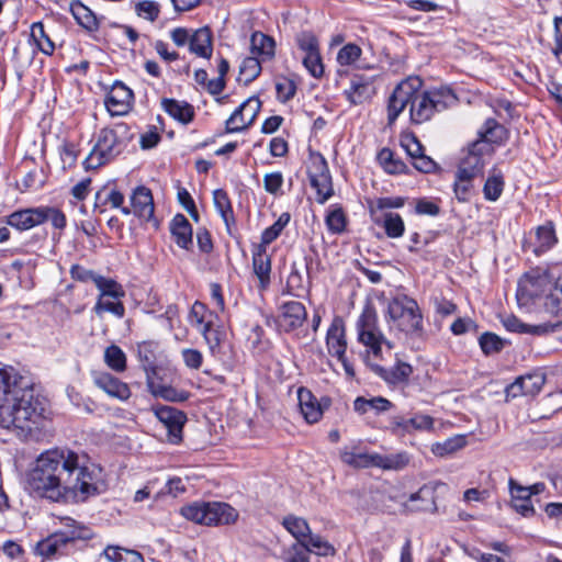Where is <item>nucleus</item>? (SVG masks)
I'll list each match as a JSON object with an SVG mask.
<instances>
[{
  "label": "nucleus",
  "instance_id": "f257e3e1",
  "mask_svg": "<svg viewBox=\"0 0 562 562\" xmlns=\"http://www.w3.org/2000/svg\"><path fill=\"white\" fill-rule=\"evenodd\" d=\"M48 423L45 400L11 366H0V427L22 439L38 440Z\"/></svg>",
  "mask_w": 562,
  "mask_h": 562
},
{
  "label": "nucleus",
  "instance_id": "f03ea898",
  "mask_svg": "<svg viewBox=\"0 0 562 562\" xmlns=\"http://www.w3.org/2000/svg\"><path fill=\"white\" fill-rule=\"evenodd\" d=\"M423 81L419 77L402 80L393 90L387 101V123L392 125L409 104L413 124H423L457 103L453 91L447 87L420 91Z\"/></svg>",
  "mask_w": 562,
  "mask_h": 562
},
{
  "label": "nucleus",
  "instance_id": "7ed1b4c3",
  "mask_svg": "<svg viewBox=\"0 0 562 562\" xmlns=\"http://www.w3.org/2000/svg\"><path fill=\"white\" fill-rule=\"evenodd\" d=\"M72 452L59 448L42 452L27 474L30 491L54 502H66L70 467L76 464Z\"/></svg>",
  "mask_w": 562,
  "mask_h": 562
},
{
  "label": "nucleus",
  "instance_id": "20e7f679",
  "mask_svg": "<svg viewBox=\"0 0 562 562\" xmlns=\"http://www.w3.org/2000/svg\"><path fill=\"white\" fill-rule=\"evenodd\" d=\"M75 465L70 467V477L67 480L66 502L82 503L106 490L102 469L89 462L85 456L72 452Z\"/></svg>",
  "mask_w": 562,
  "mask_h": 562
},
{
  "label": "nucleus",
  "instance_id": "39448f33",
  "mask_svg": "<svg viewBox=\"0 0 562 562\" xmlns=\"http://www.w3.org/2000/svg\"><path fill=\"white\" fill-rule=\"evenodd\" d=\"M131 138L130 127L125 123L102 128L97 143L82 162L85 169H97L112 161L123 153Z\"/></svg>",
  "mask_w": 562,
  "mask_h": 562
},
{
  "label": "nucleus",
  "instance_id": "423d86ee",
  "mask_svg": "<svg viewBox=\"0 0 562 562\" xmlns=\"http://www.w3.org/2000/svg\"><path fill=\"white\" fill-rule=\"evenodd\" d=\"M59 524L60 527L56 531L37 542V554L46 559L61 557L68 554L71 543L93 537L91 528L71 517H60Z\"/></svg>",
  "mask_w": 562,
  "mask_h": 562
},
{
  "label": "nucleus",
  "instance_id": "0eeeda50",
  "mask_svg": "<svg viewBox=\"0 0 562 562\" xmlns=\"http://www.w3.org/2000/svg\"><path fill=\"white\" fill-rule=\"evenodd\" d=\"M385 322L391 331L406 336H420L423 333L422 311L417 302L407 295H397L387 303Z\"/></svg>",
  "mask_w": 562,
  "mask_h": 562
},
{
  "label": "nucleus",
  "instance_id": "6e6552de",
  "mask_svg": "<svg viewBox=\"0 0 562 562\" xmlns=\"http://www.w3.org/2000/svg\"><path fill=\"white\" fill-rule=\"evenodd\" d=\"M339 457L345 464L355 469L401 470L409 462L406 453L382 456L376 452H368L358 445L345 446L340 449Z\"/></svg>",
  "mask_w": 562,
  "mask_h": 562
},
{
  "label": "nucleus",
  "instance_id": "1a4fd4ad",
  "mask_svg": "<svg viewBox=\"0 0 562 562\" xmlns=\"http://www.w3.org/2000/svg\"><path fill=\"white\" fill-rule=\"evenodd\" d=\"M358 340L368 348V352L374 359L382 358V346L387 350L393 349V344L387 340L378 327L375 308L367 304L356 324Z\"/></svg>",
  "mask_w": 562,
  "mask_h": 562
},
{
  "label": "nucleus",
  "instance_id": "9d476101",
  "mask_svg": "<svg viewBox=\"0 0 562 562\" xmlns=\"http://www.w3.org/2000/svg\"><path fill=\"white\" fill-rule=\"evenodd\" d=\"M181 515L196 524L229 525L236 521L238 513L226 503H194L181 508Z\"/></svg>",
  "mask_w": 562,
  "mask_h": 562
},
{
  "label": "nucleus",
  "instance_id": "9b49d317",
  "mask_svg": "<svg viewBox=\"0 0 562 562\" xmlns=\"http://www.w3.org/2000/svg\"><path fill=\"white\" fill-rule=\"evenodd\" d=\"M306 168L311 186L316 190V201L324 204L334 194L327 160L321 153L311 150Z\"/></svg>",
  "mask_w": 562,
  "mask_h": 562
},
{
  "label": "nucleus",
  "instance_id": "f8f14e48",
  "mask_svg": "<svg viewBox=\"0 0 562 562\" xmlns=\"http://www.w3.org/2000/svg\"><path fill=\"white\" fill-rule=\"evenodd\" d=\"M260 109L261 101L259 98H248L226 120V133H237L247 130L255 122Z\"/></svg>",
  "mask_w": 562,
  "mask_h": 562
},
{
  "label": "nucleus",
  "instance_id": "ddd939ff",
  "mask_svg": "<svg viewBox=\"0 0 562 562\" xmlns=\"http://www.w3.org/2000/svg\"><path fill=\"white\" fill-rule=\"evenodd\" d=\"M157 419L167 429L168 441L177 445L182 440V428L187 423V415L172 406L160 405L153 407Z\"/></svg>",
  "mask_w": 562,
  "mask_h": 562
},
{
  "label": "nucleus",
  "instance_id": "4468645a",
  "mask_svg": "<svg viewBox=\"0 0 562 562\" xmlns=\"http://www.w3.org/2000/svg\"><path fill=\"white\" fill-rule=\"evenodd\" d=\"M306 308L299 301H289L279 308L277 326L280 331L290 333L303 325L306 321Z\"/></svg>",
  "mask_w": 562,
  "mask_h": 562
},
{
  "label": "nucleus",
  "instance_id": "2eb2a0df",
  "mask_svg": "<svg viewBox=\"0 0 562 562\" xmlns=\"http://www.w3.org/2000/svg\"><path fill=\"white\" fill-rule=\"evenodd\" d=\"M134 99L133 91L121 81H115L106 94L105 106L112 116L128 113Z\"/></svg>",
  "mask_w": 562,
  "mask_h": 562
},
{
  "label": "nucleus",
  "instance_id": "dca6fc26",
  "mask_svg": "<svg viewBox=\"0 0 562 562\" xmlns=\"http://www.w3.org/2000/svg\"><path fill=\"white\" fill-rule=\"evenodd\" d=\"M544 375L542 373H530L517 378L506 387V398L517 396H535L544 385Z\"/></svg>",
  "mask_w": 562,
  "mask_h": 562
},
{
  "label": "nucleus",
  "instance_id": "f3484780",
  "mask_svg": "<svg viewBox=\"0 0 562 562\" xmlns=\"http://www.w3.org/2000/svg\"><path fill=\"white\" fill-rule=\"evenodd\" d=\"M487 153V145L482 140H475L469 146L468 154L462 158L458 172L476 177L484 168V154Z\"/></svg>",
  "mask_w": 562,
  "mask_h": 562
},
{
  "label": "nucleus",
  "instance_id": "a211bd4d",
  "mask_svg": "<svg viewBox=\"0 0 562 562\" xmlns=\"http://www.w3.org/2000/svg\"><path fill=\"white\" fill-rule=\"evenodd\" d=\"M402 147L413 159L414 167L422 172H432L437 168V164L424 154V147L414 135H406L401 140Z\"/></svg>",
  "mask_w": 562,
  "mask_h": 562
},
{
  "label": "nucleus",
  "instance_id": "6ab92c4d",
  "mask_svg": "<svg viewBox=\"0 0 562 562\" xmlns=\"http://www.w3.org/2000/svg\"><path fill=\"white\" fill-rule=\"evenodd\" d=\"M326 347L328 353L336 358H342L347 351L345 322L340 316H335L326 334Z\"/></svg>",
  "mask_w": 562,
  "mask_h": 562
},
{
  "label": "nucleus",
  "instance_id": "aec40b11",
  "mask_svg": "<svg viewBox=\"0 0 562 562\" xmlns=\"http://www.w3.org/2000/svg\"><path fill=\"white\" fill-rule=\"evenodd\" d=\"M502 324L508 331L529 334L533 336H543L550 333H554L561 326V323L559 322L554 324L541 323L538 325H528L512 314L504 315L502 317Z\"/></svg>",
  "mask_w": 562,
  "mask_h": 562
},
{
  "label": "nucleus",
  "instance_id": "412c9836",
  "mask_svg": "<svg viewBox=\"0 0 562 562\" xmlns=\"http://www.w3.org/2000/svg\"><path fill=\"white\" fill-rule=\"evenodd\" d=\"M93 383L109 396L125 401L131 396L128 385L109 372H93Z\"/></svg>",
  "mask_w": 562,
  "mask_h": 562
},
{
  "label": "nucleus",
  "instance_id": "4be33fe9",
  "mask_svg": "<svg viewBox=\"0 0 562 562\" xmlns=\"http://www.w3.org/2000/svg\"><path fill=\"white\" fill-rule=\"evenodd\" d=\"M131 213L140 220L149 222L154 220V201L149 189L137 187L131 196Z\"/></svg>",
  "mask_w": 562,
  "mask_h": 562
},
{
  "label": "nucleus",
  "instance_id": "5701e85b",
  "mask_svg": "<svg viewBox=\"0 0 562 562\" xmlns=\"http://www.w3.org/2000/svg\"><path fill=\"white\" fill-rule=\"evenodd\" d=\"M347 99L353 104H361L375 94L373 79L362 75H355L350 88L345 91Z\"/></svg>",
  "mask_w": 562,
  "mask_h": 562
},
{
  "label": "nucleus",
  "instance_id": "b1692460",
  "mask_svg": "<svg viewBox=\"0 0 562 562\" xmlns=\"http://www.w3.org/2000/svg\"><path fill=\"white\" fill-rule=\"evenodd\" d=\"M403 506L409 513L435 510V488L430 485H423L417 492L411 494L407 501L403 502Z\"/></svg>",
  "mask_w": 562,
  "mask_h": 562
},
{
  "label": "nucleus",
  "instance_id": "393cba45",
  "mask_svg": "<svg viewBox=\"0 0 562 562\" xmlns=\"http://www.w3.org/2000/svg\"><path fill=\"white\" fill-rule=\"evenodd\" d=\"M509 493L512 497V507L524 517H531L535 515V508L531 503V496L527 488L519 484L516 480L509 479L508 481Z\"/></svg>",
  "mask_w": 562,
  "mask_h": 562
},
{
  "label": "nucleus",
  "instance_id": "a878e982",
  "mask_svg": "<svg viewBox=\"0 0 562 562\" xmlns=\"http://www.w3.org/2000/svg\"><path fill=\"white\" fill-rule=\"evenodd\" d=\"M252 269L259 280V288L267 289L270 283L271 258L262 246H255L252 250Z\"/></svg>",
  "mask_w": 562,
  "mask_h": 562
},
{
  "label": "nucleus",
  "instance_id": "bb28decb",
  "mask_svg": "<svg viewBox=\"0 0 562 562\" xmlns=\"http://www.w3.org/2000/svg\"><path fill=\"white\" fill-rule=\"evenodd\" d=\"M8 224L19 231H27L43 224L41 206L13 212Z\"/></svg>",
  "mask_w": 562,
  "mask_h": 562
},
{
  "label": "nucleus",
  "instance_id": "cd10ccee",
  "mask_svg": "<svg viewBox=\"0 0 562 562\" xmlns=\"http://www.w3.org/2000/svg\"><path fill=\"white\" fill-rule=\"evenodd\" d=\"M124 195L114 188L103 187L95 194L94 207L100 212L105 211V206L110 205L113 209H120L124 215L131 214V209L123 206Z\"/></svg>",
  "mask_w": 562,
  "mask_h": 562
},
{
  "label": "nucleus",
  "instance_id": "c85d7f7f",
  "mask_svg": "<svg viewBox=\"0 0 562 562\" xmlns=\"http://www.w3.org/2000/svg\"><path fill=\"white\" fill-rule=\"evenodd\" d=\"M189 50L202 58H211L213 53V36L207 26L200 27L191 34Z\"/></svg>",
  "mask_w": 562,
  "mask_h": 562
},
{
  "label": "nucleus",
  "instance_id": "c756f323",
  "mask_svg": "<svg viewBox=\"0 0 562 562\" xmlns=\"http://www.w3.org/2000/svg\"><path fill=\"white\" fill-rule=\"evenodd\" d=\"M373 223L382 227L389 238H400L404 235L405 223L397 213L378 214L371 217Z\"/></svg>",
  "mask_w": 562,
  "mask_h": 562
},
{
  "label": "nucleus",
  "instance_id": "7c9ffc66",
  "mask_svg": "<svg viewBox=\"0 0 562 562\" xmlns=\"http://www.w3.org/2000/svg\"><path fill=\"white\" fill-rule=\"evenodd\" d=\"M371 369L391 384L406 382L413 372V368L402 361H397L392 369H385L379 364H371Z\"/></svg>",
  "mask_w": 562,
  "mask_h": 562
},
{
  "label": "nucleus",
  "instance_id": "2f4dec72",
  "mask_svg": "<svg viewBox=\"0 0 562 562\" xmlns=\"http://www.w3.org/2000/svg\"><path fill=\"white\" fill-rule=\"evenodd\" d=\"M170 232L175 243L183 248L189 249L192 245V227L187 217L182 214H177L170 224Z\"/></svg>",
  "mask_w": 562,
  "mask_h": 562
},
{
  "label": "nucleus",
  "instance_id": "473e14b6",
  "mask_svg": "<svg viewBox=\"0 0 562 562\" xmlns=\"http://www.w3.org/2000/svg\"><path fill=\"white\" fill-rule=\"evenodd\" d=\"M161 106L166 113L182 124H189L194 117L193 106L184 101L165 98Z\"/></svg>",
  "mask_w": 562,
  "mask_h": 562
},
{
  "label": "nucleus",
  "instance_id": "72a5a7b5",
  "mask_svg": "<svg viewBox=\"0 0 562 562\" xmlns=\"http://www.w3.org/2000/svg\"><path fill=\"white\" fill-rule=\"evenodd\" d=\"M544 282L543 278H535L526 274L518 282L516 292L517 301L520 305H526L530 300L540 294V286Z\"/></svg>",
  "mask_w": 562,
  "mask_h": 562
},
{
  "label": "nucleus",
  "instance_id": "f704fd0d",
  "mask_svg": "<svg viewBox=\"0 0 562 562\" xmlns=\"http://www.w3.org/2000/svg\"><path fill=\"white\" fill-rule=\"evenodd\" d=\"M505 188V178L501 170L493 168L483 186V195L486 201H497Z\"/></svg>",
  "mask_w": 562,
  "mask_h": 562
},
{
  "label": "nucleus",
  "instance_id": "c9c22d12",
  "mask_svg": "<svg viewBox=\"0 0 562 562\" xmlns=\"http://www.w3.org/2000/svg\"><path fill=\"white\" fill-rule=\"evenodd\" d=\"M282 526L295 538L296 542L294 544H304L305 538L308 537L312 531L308 522L304 518L295 515L283 517Z\"/></svg>",
  "mask_w": 562,
  "mask_h": 562
},
{
  "label": "nucleus",
  "instance_id": "e433bc0d",
  "mask_svg": "<svg viewBox=\"0 0 562 562\" xmlns=\"http://www.w3.org/2000/svg\"><path fill=\"white\" fill-rule=\"evenodd\" d=\"M213 202L216 211L226 225L227 232L232 234L231 227L235 225V216L227 192L223 189H216L213 192Z\"/></svg>",
  "mask_w": 562,
  "mask_h": 562
},
{
  "label": "nucleus",
  "instance_id": "4c0bfd02",
  "mask_svg": "<svg viewBox=\"0 0 562 562\" xmlns=\"http://www.w3.org/2000/svg\"><path fill=\"white\" fill-rule=\"evenodd\" d=\"M205 305L199 302H195L191 310V317L195 321L196 325L200 327V331L204 336L206 342L210 345V348L213 350L216 346H218V338L216 333L212 331V325L210 322H204V313Z\"/></svg>",
  "mask_w": 562,
  "mask_h": 562
},
{
  "label": "nucleus",
  "instance_id": "58836bf2",
  "mask_svg": "<svg viewBox=\"0 0 562 562\" xmlns=\"http://www.w3.org/2000/svg\"><path fill=\"white\" fill-rule=\"evenodd\" d=\"M251 53L261 60H269L274 56V41L272 37L255 32L250 38Z\"/></svg>",
  "mask_w": 562,
  "mask_h": 562
},
{
  "label": "nucleus",
  "instance_id": "ea45409f",
  "mask_svg": "<svg viewBox=\"0 0 562 562\" xmlns=\"http://www.w3.org/2000/svg\"><path fill=\"white\" fill-rule=\"evenodd\" d=\"M70 11L77 23L89 32L99 29V21L95 14L80 1L70 3Z\"/></svg>",
  "mask_w": 562,
  "mask_h": 562
},
{
  "label": "nucleus",
  "instance_id": "a19ab883",
  "mask_svg": "<svg viewBox=\"0 0 562 562\" xmlns=\"http://www.w3.org/2000/svg\"><path fill=\"white\" fill-rule=\"evenodd\" d=\"M480 138L487 145V153L491 150V144H501L506 138V130L503 125L493 119L486 120L483 128L479 132Z\"/></svg>",
  "mask_w": 562,
  "mask_h": 562
},
{
  "label": "nucleus",
  "instance_id": "79ce46f5",
  "mask_svg": "<svg viewBox=\"0 0 562 562\" xmlns=\"http://www.w3.org/2000/svg\"><path fill=\"white\" fill-rule=\"evenodd\" d=\"M299 402L301 412L307 423L312 424L319 420L323 412L310 391L301 389L299 391Z\"/></svg>",
  "mask_w": 562,
  "mask_h": 562
},
{
  "label": "nucleus",
  "instance_id": "37998d69",
  "mask_svg": "<svg viewBox=\"0 0 562 562\" xmlns=\"http://www.w3.org/2000/svg\"><path fill=\"white\" fill-rule=\"evenodd\" d=\"M393 404L385 397L375 396L372 398L357 397L353 402V408L359 414H366L369 411L382 413L389 411Z\"/></svg>",
  "mask_w": 562,
  "mask_h": 562
},
{
  "label": "nucleus",
  "instance_id": "c03bdc74",
  "mask_svg": "<svg viewBox=\"0 0 562 562\" xmlns=\"http://www.w3.org/2000/svg\"><path fill=\"white\" fill-rule=\"evenodd\" d=\"M405 205V198L403 196H381L372 201L369 205L371 217L378 214L392 213L390 210L401 209Z\"/></svg>",
  "mask_w": 562,
  "mask_h": 562
},
{
  "label": "nucleus",
  "instance_id": "a18cd8bd",
  "mask_svg": "<svg viewBox=\"0 0 562 562\" xmlns=\"http://www.w3.org/2000/svg\"><path fill=\"white\" fill-rule=\"evenodd\" d=\"M291 215L288 212L282 213L279 218L269 227H267L261 234V241L257 246H262L267 249V246L274 241L290 223Z\"/></svg>",
  "mask_w": 562,
  "mask_h": 562
},
{
  "label": "nucleus",
  "instance_id": "49530a36",
  "mask_svg": "<svg viewBox=\"0 0 562 562\" xmlns=\"http://www.w3.org/2000/svg\"><path fill=\"white\" fill-rule=\"evenodd\" d=\"M102 557L109 562H144V558L139 552L111 546L104 549Z\"/></svg>",
  "mask_w": 562,
  "mask_h": 562
},
{
  "label": "nucleus",
  "instance_id": "de8ad7c7",
  "mask_svg": "<svg viewBox=\"0 0 562 562\" xmlns=\"http://www.w3.org/2000/svg\"><path fill=\"white\" fill-rule=\"evenodd\" d=\"M467 445V438L463 435L450 437L443 442H436L431 446V452L437 457H447L462 449Z\"/></svg>",
  "mask_w": 562,
  "mask_h": 562
},
{
  "label": "nucleus",
  "instance_id": "09e8293b",
  "mask_svg": "<svg viewBox=\"0 0 562 562\" xmlns=\"http://www.w3.org/2000/svg\"><path fill=\"white\" fill-rule=\"evenodd\" d=\"M31 37L35 42L37 48L45 55H52L55 45L50 37L46 34L42 22H35L31 26Z\"/></svg>",
  "mask_w": 562,
  "mask_h": 562
},
{
  "label": "nucleus",
  "instance_id": "8fccbe9b",
  "mask_svg": "<svg viewBox=\"0 0 562 562\" xmlns=\"http://www.w3.org/2000/svg\"><path fill=\"white\" fill-rule=\"evenodd\" d=\"M94 284L100 291L99 297H112L120 300L125 295L123 286L113 279L99 276L94 280Z\"/></svg>",
  "mask_w": 562,
  "mask_h": 562
},
{
  "label": "nucleus",
  "instance_id": "3c124183",
  "mask_svg": "<svg viewBox=\"0 0 562 562\" xmlns=\"http://www.w3.org/2000/svg\"><path fill=\"white\" fill-rule=\"evenodd\" d=\"M378 160L383 169L391 175L405 172L406 165L397 159L390 148H382L378 154Z\"/></svg>",
  "mask_w": 562,
  "mask_h": 562
},
{
  "label": "nucleus",
  "instance_id": "603ef678",
  "mask_svg": "<svg viewBox=\"0 0 562 562\" xmlns=\"http://www.w3.org/2000/svg\"><path fill=\"white\" fill-rule=\"evenodd\" d=\"M105 364L115 372H123L126 369V355L116 345H111L104 350Z\"/></svg>",
  "mask_w": 562,
  "mask_h": 562
},
{
  "label": "nucleus",
  "instance_id": "864d4df0",
  "mask_svg": "<svg viewBox=\"0 0 562 562\" xmlns=\"http://www.w3.org/2000/svg\"><path fill=\"white\" fill-rule=\"evenodd\" d=\"M537 245L535 248V252L537 255L547 251L550 249L555 243L557 237L554 233V228L551 223L539 226L536 232Z\"/></svg>",
  "mask_w": 562,
  "mask_h": 562
},
{
  "label": "nucleus",
  "instance_id": "5fc2aeb1",
  "mask_svg": "<svg viewBox=\"0 0 562 562\" xmlns=\"http://www.w3.org/2000/svg\"><path fill=\"white\" fill-rule=\"evenodd\" d=\"M58 153L64 171L71 169L77 165V160L80 154L77 144L64 140L58 147Z\"/></svg>",
  "mask_w": 562,
  "mask_h": 562
},
{
  "label": "nucleus",
  "instance_id": "6e6d98bb",
  "mask_svg": "<svg viewBox=\"0 0 562 562\" xmlns=\"http://www.w3.org/2000/svg\"><path fill=\"white\" fill-rule=\"evenodd\" d=\"M474 178L473 176L461 175V172L457 171L453 191L459 202L470 201L474 188L472 182Z\"/></svg>",
  "mask_w": 562,
  "mask_h": 562
},
{
  "label": "nucleus",
  "instance_id": "4d7b16f0",
  "mask_svg": "<svg viewBox=\"0 0 562 562\" xmlns=\"http://www.w3.org/2000/svg\"><path fill=\"white\" fill-rule=\"evenodd\" d=\"M304 547L307 549V554L315 553L317 555H328L334 552V548L319 535H315L312 531L310 536L305 538Z\"/></svg>",
  "mask_w": 562,
  "mask_h": 562
},
{
  "label": "nucleus",
  "instance_id": "13d9d810",
  "mask_svg": "<svg viewBox=\"0 0 562 562\" xmlns=\"http://www.w3.org/2000/svg\"><path fill=\"white\" fill-rule=\"evenodd\" d=\"M546 308L552 314H562V276H560L546 297Z\"/></svg>",
  "mask_w": 562,
  "mask_h": 562
},
{
  "label": "nucleus",
  "instance_id": "bf43d9fd",
  "mask_svg": "<svg viewBox=\"0 0 562 562\" xmlns=\"http://www.w3.org/2000/svg\"><path fill=\"white\" fill-rule=\"evenodd\" d=\"M261 59L256 56L246 57L240 67L239 76L244 79L245 83L255 80L261 72Z\"/></svg>",
  "mask_w": 562,
  "mask_h": 562
},
{
  "label": "nucleus",
  "instance_id": "052dcab7",
  "mask_svg": "<svg viewBox=\"0 0 562 562\" xmlns=\"http://www.w3.org/2000/svg\"><path fill=\"white\" fill-rule=\"evenodd\" d=\"M94 311L98 315H101L103 312H109L121 318L124 316L125 307L122 302L112 297H99L95 305Z\"/></svg>",
  "mask_w": 562,
  "mask_h": 562
},
{
  "label": "nucleus",
  "instance_id": "680f3d73",
  "mask_svg": "<svg viewBox=\"0 0 562 562\" xmlns=\"http://www.w3.org/2000/svg\"><path fill=\"white\" fill-rule=\"evenodd\" d=\"M43 223L49 221L56 229L63 231L67 225L65 213L53 206H41Z\"/></svg>",
  "mask_w": 562,
  "mask_h": 562
},
{
  "label": "nucleus",
  "instance_id": "e2e57ef3",
  "mask_svg": "<svg viewBox=\"0 0 562 562\" xmlns=\"http://www.w3.org/2000/svg\"><path fill=\"white\" fill-rule=\"evenodd\" d=\"M135 12L139 18L155 22L160 14V5L153 0H143L135 4Z\"/></svg>",
  "mask_w": 562,
  "mask_h": 562
},
{
  "label": "nucleus",
  "instance_id": "0e129e2a",
  "mask_svg": "<svg viewBox=\"0 0 562 562\" xmlns=\"http://www.w3.org/2000/svg\"><path fill=\"white\" fill-rule=\"evenodd\" d=\"M328 231L333 234H340L346 228V216L340 207L330 210L325 218Z\"/></svg>",
  "mask_w": 562,
  "mask_h": 562
},
{
  "label": "nucleus",
  "instance_id": "69168bd1",
  "mask_svg": "<svg viewBox=\"0 0 562 562\" xmlns=\"http://www.w3.org/2000/svg\"><path fill=\"white\" fill-rule=\"evenodd\" d=\"M303 66L314 78H321L324 74V65L319 50L305 54L302 59Z\"/></svg>",
  "mask_w": 562,
  "mask_h": 562
},
{
  "label": "nucleus",
  "instance_id": "338daca9",
  "mask_svg": "<svg viewBox=\"0 0 562 562\" xmlns=\"http://www.w3.org/2000/svg\"><path fill=\"white\" fill-rule=\"evenodd\" d=\"M283 562H310V555L304 544H291L282 551Z\"/></svg>",
  "mask_w": 562,
  "mask_h": 562
},
{
  "label": "nucleus",
  "instance_id": "774afa93",
  "mask_svg": "<svg viewBox=\"0 0 562 562\" xmlns=\"http://www.w3.org/2000/svg\"><path fill=\"white\" fill-rule=\"evenodd\" d=\"M361 48L352 43L342 46L337 54V61L341 66L352 65L361 56Z\"/></svg>",
  "mask_w": 562,
  "mask_h": 562
}]
</instances>
